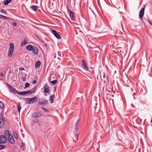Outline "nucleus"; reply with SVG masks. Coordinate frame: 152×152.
<instances>
[{"label":"nucleus","mask_w":152,"mask_h":152,"mask_svg":"<svg viewBox=\"0 0 152 152\" xmlns=\"http://www.w3.org/2000/svg\"><path fill=\"white\" fill-rule=\"evenodd\" d=\"M39 104L42 105H46L48 104V100H45L44 101L41 102H40V101H39Z\"/></svg>","instance_id":"nucleus-18"},{"label":"nucleus","mask_w":152,"mask_h":152,"mask_svg":"<svg viewBox=\"0 0 152 152\" xmlns=\"http://www.w3.org/2000/svg\"><path fill=\"white\" fill-rule=\"evenodd\" d=\"M8 140L12 144H14L15 143V140L12 135L10 136L7 138Z\"/></svg>","instance_id":"nucleus-13"},{"label":"nucleus","mask_w":152,"mask_h":152,"mask_svg":"<svg viewBox=\"0 0 152 152\" xmlns=\"http://www.w3.org/2000/svg\"><path fill=\"white\" fill-rule=\"evenodd\" d=\"M17 93L19 95L24 94V91H17Z\"/></svg>","instance_id":"nucleus-32"},{"label":"nucleus","mask_w":152,"mask_h":152,"mask_svg":"<svg viewBox=\"0 0 152 152\" xmlns=\"http://www.w3.org/2000/svg\"><path fill=\"white\" fill-rule=\"evenodd\" d=\"M22 80L23 81H25L26 80V77H23L22 78Z\"/></svg>","instance_id":"nucleus-40"},{"label":"nucleus","mask_w":152,"mask_h":152,"mask_svg":"<svg viewBox=\"0 0 152 152\" xmlns=\"http://www.w3.org/2000/svg\"><path fill=\"white\" fill-rule=\"evenodd\" d=\"M145 9V7L142 8L140 12L139 18L140 19L142 18L143 16L144 13Z\"/></svg>","instance_id":"nucleus-8"},{"label":"nucleus","mask_w":152,"mask_h":152,"mask_svg":"<svg viewBox=\"0 0 152 152\" xmlns=\"http://www.w3.org/2000/svg\"><path fill=\"white\" fill-rule=\"evenodd\" d=\"M25 147V143H23L21 147V148L22 149V150H24Z\"/></svg>","instance_id":"nucleus-26"},{"label":"nucleus","mask_w":152,"mask_h":152,"mask_svg":"<svg viewBox=\"0 0 152 152\" xmlns=\"http://www.w3.org/2000/svg\"><path fill=\"white\" fill-rule=\"evenodd\" d=\"M49 86H48L47 84L46 83L43 87V88H49Z\"/></svg>","instance_id":"nucleus-36"},{"label":"nucleus","mask_w":152,"mask_h":152,"mask_svg":"<svg viewBox=\"0 0 152 152\" xmlns=\"http://www.w3.org/2000/svg\"><path fill=\"white\" fill-rule=\"evenodd\" d=\"M82 66L84 70L87 71H89L88 69L87 66V64L86 61L84 60H82Z\"/></svg>","instance_id":"nucleus-7"},{"label":"nucleus","mask_w":152,"mask_h":152,"mask_svg":"<svg viewBox=\"0 0 152 152\" xmlns=\"http://www.w3.org/2000/svg\"><path fill=\"white\" fill-rule=\"evenodd\" d=\"M57 82V81L56 80H54L53 81H52L50 82V83L53 85L55 84Z\"/></svg>","instance_id":"nucleus-30"},{"label":"nucleus","mask_w":152,"mask_h":152,"mask_svg":"<svg viewBox=\"0 0 152 152\" xmlns=\"http://www.w3.org/2000/svg\"><path fill=\"white\" fill-rule=\"evenodd\" d=\"M0 107L1 108H4V107L3 103L1 101H0Z\"/></svg>","instance_id":"nucleus-28"},{"label":"nucleus","mask_w":152,"mask_h":152,"mask_svg":"<svg viewBox=\"0 0 152 152\" xmlns=\"http://www.w3.org/2000/svg\"><path fill=\"white\" fill-rule=\"evenodd\" d=\"M3 109V110L1 111V113H4V108H2Z\"/></svg>","instance_id":"nucleus-44"},{"label":"nucleus","mask_w":152,"mask_h":152,"mask_svg":"<svg viewBox=\"0 0 152 152\" xmlns=\"http://www.w3.org/2000/svg\"><path fill=\"white\" fill-rule=\"evenodd\" d=\"M0 12L2 13H3L4 14H6L7 13V12L6 10H5L4 9H1L0 11Z\"/></svg>","instance_id":"nucleus-25"},{"label":"nucleus","mask_w":152,"mask_h":152,"mask_svg":"<svg viewBox=\"0 0 152 152\" xmlns=\"http://www.w3.org/2000/svg\"><path fill=\"white\" fill-rule=\"evenodd\" d=\"M4 134L5 137L6 138V139L7 138L11 135L10 134L9 131L8 130H6L4 132Z\"/></svg>","instance_id":"nucleus-12"},{"label":"nucleus","mask_w":152,"mask_h":152,"mask_svg":"<svg viewBox=\"0 0 152 152\" xmlns=\"http://www.w3.org/2000/svg\"><path fill=\"white\" fill-rule=\"evenodd\" d=\"M73 141H75V139H73Z\"/></svg>","instance_id":"nucleus-47"},{"label":"nucleus","mask_w":152,"mask_h":152,"mask_svg":"<svg viewBox=\"0 0 152 152\" xmlns=\"http://www.w3.org/2000/svg\"><path fill=\"white\" fill-rule=\"evenodd\" d=\"M19 70L20 71H22V70H24V69L23 68V67H20L19 68Z\"/></svg>","instance_id":"nucleus-39"},{"label":"nucleus","mask_w":152,"mask_h":152,"mask_svg":"<svg viewBox=\"0 0 152 152\" xmlns=\"http://www.w3.org/2000/svg\"><path fill=\"white\" fill-rule=\"evenodd\" d=\"M44 90V91L45 93H48L49 92V88H43Z\"/></svg>","instance_id":"nucleus-27"},{"label":"nucleus","mask_w":152,"mask_h":152,"mask_svg":"<svg viewBox=\"0 0 152 152\" xmlns=\"http://www.w3.org/2000/svg\"><path fill=\"white\" fill-rule=\"evenodd\" d=\"M42 109L44 110L45 111V112L48 113L49 112V111L48 110H47V109H46V108H44V107H42Z\"/></svg>","instance_id":"nucleus-37"},{"label":"nucleus","mask_w":152,"mask_h":152,"mask_svg":"<svg viewBox=\"0 0 152 152\" xmlns=\"http://www.w3.org/2000/svg\"><path fill=\"white\" fill-rule=\"evenodd\" d=\"M119 148H118V150H119L120 151H122L124 148V147L123 145H119Z\"/></svg>","instance_id":"nucleus-24"},{"label":"nucleus","mask_w":152,"mask_h":152,"mask_svg":"<svg viewBox=\"0 0 152 152\" xmlns=\"http://www.w3.org/2000/svg\"><path fill=\"white\" fill-rule=\"evenodd\" d=\"M28 91H24V94H25V95L28 94Z\"/></svg>","instance_id":"nucleus-41"},{"label":"nucleus","mask_w":152,"mask_h":152,"mask_svg":"<svg viewBox=\"0 0 152 152\" xmlns=\"http://www.w3.org/2000/svg\"><path fill=\"white\" fill-rule=\"evenodd\" d=\"M12 0H6L4 1V4L5 5H7L10 3Z\"/></svg>","instance_id":"nucleus-21"},{"label":"nucleus","mask_w":152,"mask_h":152,"mask_svg":"<svg viewBox=\"0 0 152 152\" xmlns=\"http://www.w3.org/2000/svg\"><path fill=\"white\" fill-rule=\"evenodd\" d=\"M54 95H52L50 96V103H52L53 101V98L54 97Z\"/></svg>","instance_id":"nucleus-22"},{"label":"nucleus","mask_w":152,"mask_h":152,"mask_svg":"<svg viewBox=\"0 0 152 152\" xmlns=\"http://www.w3.org/2000/svg\"><path fill=\"white\" fill-rule=\"evenodd\" d=\"M0 115L1 118H0V128H2L3 127L4 124V120L3 119L4 113H1Z\"/></svg>","instance_id":"nucleus-4"},{"label":"nucleus","mask_w":152,"mask_h":152,"mask_svg":"<svg viewBox=\"0 0 152 152\" xmlns=\"http://www.w3.org/2000/svg\"><path fill=\"white\" fill-rule=\"evenodd\" d=\"M146 20L148 21V22L152 26V23L149 20Z\"/></svg>","instance_id":"nucleus-38"},{"label":"nucleus","mask_w":152,"mask_h":152,"mask_svg":"<svg viewBox=\"0 0 152 152\" xmlns=\"http://www.w3.org/2000/svg\"><path fill=\"white\" fill-rule=\"evenodd\" d=\"M52 32L54 35V36L58 39H61V37L60 35L56 32V31L54 30L52 31Z\"/></svg>","instance_id":"nucleus-10"},{"label":"nucleus","mask_w":152,"mask_h":152,"mask_svg":"<svg viewBox=\"0 0 152 152\" xmlns=\"http://www.w3.org/2000/svg\"><path fill=\"white\" fill-rule=\"evenodd\" d=\"M26 102L28 104H33L36 103L38 101V99L37 97H34L32 98H26L25 99Z\"/></svg>","instance_id":"nucleus-1"},{"label":"nucleus","mask_w":152,"mask_h":152,"mask_svg":"<svg viewBox=\"0 0 152 152\" xmlns=\"http://www.w3.org/2000/svg\"><path fill=\"white\" fill-rule=\"evenodd\" d=\"M79 120H78L76 122L75 125V129L74 131V135L75 137V139L77 140L79 134L77 131L79 127Z\"/></svg>","instance_id":"nucleus-2"},{"label":"nucleus","mask_w":152,"mask_h":152,"mask_svg":"<svg viewBox=\"0 0 152 152\" xmlns=\"http://www.w3.org/2000/svg\"><path fill=\"white\" fill-rule=\"evenodd\" d=\"M41 65V62L39 61H38L35 64V68H38Z\"/></svg>","instance_id":"nucleus-19"},{"label":"nucleus","mask_w":152,"mask_h":152,"mask_svg":"<svg viewBox=\"0 0 152 152\" xmlns=\"http://www.w3.org/2000/svg\"><path fill=\"white\" fill-rule=\"evenodd\" d=\"M43 44H44V45L45 46H47V44H46L45 43H43Z\"/></svg>","instance_id":"nucleus-45"},{"label":"nucleus","mask_w":152,"mask_h":152,"mask_svg":"<svg viewBox=\"0 0 152 152\" xmlns=\"http://www.w3.org/2000/svg\"><path fill=\"white\" fill-rule=\"evenodd\" d=\"M0 17H1L2 18H4V19H8L9 18L5 16H4V15H2L1 14H0Z\"/></svg>","instance_id":"nucleus-35"},{"label":"nucleus","mask_w":152,"mask_h":152,"mask_svg":"<svg viewBox=\"0 0 152 152\" xmlns=\"http://www.w3.org/2000/svg\"><path fill=\"white\" fill-rule=\"evenodd\" d=\"M70 12V16L71 19L72 20H74V15L73 12H72L71 10H69Z\"/></svg>","instance_id":"nucleus-17"},{"label":"nucleus","mask_w":152,"mask_h":152,"mask_svg":"<svg viewBox=\"0 0 152 152\" xmlns=\"http://www.w3.org/2000/svg\"><path fill=\"white\" fill-rule=\"evenodd\" d=\"M10 48L8 52V56L9 57H11L13 53L14 48V45L12 43H10Z\"/></svg>","instance_id":"nucleus-3"},{"label":"nucleus","mask_w":152,"mask_h":152,"mask_svg":"<svg viewBox=\"0 0 152 152\" xmlns=\"http://www.w3.org/2000/svg\"><path fill=\"white\" fill-rule=\"evenodd\" d=\"M6 147V145L0 144V150H1Z\"/></svg>","instance_id":"nucleus-31"},{"label":"nucleus","mask_w":152,"mask_h":152,"mask_svg":"<svg viewBox=\"0 0 152 152\" xmlns=\"http://www.w3.org/2000/svg\"><path fill=\"white\" fill-rule=\"evenodd\" d=\"M6 85L7 86L10 90V92L14 93H17V91L16 89L12 86L11 85L8 83H7Z\"/></svg>","instance_id":"nucleus-6"},{"label":"nucleus","mask_w":152,"mask_h":152,"mask_svg":"<svg viewBox=\"0 0 152 152\" xmlns=\"http://www.w3.org/2000/svg\"><path fill=\"white\" fill-rule=\"evenodd\" d=\"M109 90H108L107 88H106V89L107 91V95L109 94H110V92L111 90V88H110L109 89Z\"/></svg>","instance_id":"nucleus-34"},{"label":"nucleus","mask_w":152,"mask_h":152,"mask_svg":"<svg viewBox=\"0 0 152 152\" xmlns=\"http://www.w3.org/2000/svg\"><path fill=\"white\" fill-rule=\"evenodd\" d=\"M43 116V114L39 112H35L32 114V117L36 118H39Z\"/></svg>","instance_id":"nucleus-5"},{"label":"nucleus","mask_w":152,"mask_h":152,"mask_svg":"<svg viewBox=\"0 0 152 152\" xmlns=\"http://www.w3.org/2000/svg\"><path fill=\"white\" fill-rule=\"evenodd\" d=\"M17 108L18 113H20V110L21 109V106L19 102L18 103Z\"/></svg>","instance_id":"nucleus-20"},{"label":"nucleus","mask_w":152,"mask_h":152,"mask_svg":"<svg viewBox=\"0 0 152 152\" xmlns=\"http://www.w3.org/2000/svg\"><path fill=\"white\" fill-rule=\"evenodd\" d=\"M30 84L28 83H26L25 85V88H28L30 86Z\"/></svg>","instance_id":"nucleus-33"},{"label":"nucleus","mask_w":152,"mask_h":152,"mask_svg":"<svg viewBox=\"0 0 152 152\" xmlns=\"http://www.w3.org/2000/svg\"><path fill=\"white\" fill-rule=\"evenodd\" d=\"M38 7L36 5H32L30 7V8L33 10L36 11Z\"/></svg>","instance_id":"nucleus-15"},{"label":"nucleus","mask_w":152,"mask_h":152,"mask_svg":"<svg viewBox=\"0 0 152 152\" xmlns=\"http://www.w3.org/2000/svg\"><path fill=\"white\" fill-rule=\"evenodd\" d=\"M34 46H33L31 45H29L27 46L26 48V49L28 50L31 51Z\"/></svg>","instance_id":"nucleus-16"},{"label":"nucleus","mask_w":152,"mask_h":152,"mask_svg":"<svg viewBox=\"0 0 152 152\" xmlns=\"http://www.w3.org/2000/svg\"><path fill=\"white\" fill-rule=\"evenodd\" d=\"M36 89V88H34L33 91H28V94L29 95L32 94L34 92H35Z\"/></svg>","instance_id":"nucleus-29"},{"label":"nucleus","mask_w":152,"mask_h":152,"mask_svg":"<svg viewBox=\"0 0 152 152\" xmlns=\"http://www.w3.org/2000/svg\"><path fill=\"white\" fill-rule=\"evenodd\" d=\"M33 52V53L35 55H37L38 53V48L35 46L33 49L31 50Z\"/></svg>","instance_id":"nucleus-11"},{"label":"nucleus","mask_w":152,"mask_h":152,"mask_svg":"<svg viewBox=\"0 0 152 152\" xmlns=\"http://www.w3.org/2000/svg\"><path fill=\"white\" fill-rule=\"evenodd\" d=\"M37 83V81L36 80H34L32 82V83L34 84H35Z\"/></svg>","instance_id":"nucleus-42"},{"label":"nucleus","mask_w":152,"mask_h":152,"mask_svg":"<svg viewBox=\"0 0 152 152\" xmlns=\"http://www.w3.org/2000/svg\"><path fill=\"white\" fill-rule=\"evenodd\" d=\"M1 75L3 76V74H1Z\"/></svg>","instance_id":"nucleus-48"},{"label":"nucleus","mask_w":152,"mask_h":152,"mask_svg":"<svg viewBox=\"0 0 152 152\" xmlns=\"http://www.w3.org/2000/svg\"><path fill=\"white\" fill-rule=\"evenodd\" d=\"M13 134L15 138V139H17L18 138V136L17 133L15 132L14 131L13 132Z\"/></svg>","instance_id":"nucleus-23"},{"label":"nucleus","mask_w":152,"mask_h":152,"mask_svg":"<svg viewBox=\"0 0 152 152\" xmlns=\"http://www.w3.org/2000/svg\"><path fill=\"white\" fill-rule=\"evenodd\" d=\"M6 141V139L4 135L0 136V143H5Z\"/></svg>","instance_id":"nucleus-9"},{"label":"nucleus","mask_w":152,"mask_h":152,"mask_svg":"<svg viewBox=\"0 0 152 152\" xmlns=\"http://www.w3.org/2000/svg\"><path fill=\"white\" fill-rule=\"evenodd\" d=\"M13 25L14 26H17V23L15 22H14L13 23Z\"/></svg>","instance_id":"nucleus-43"},{"label":"nucleus","mask_w":152,"mask_h":152,"mask_svg":"<svg viewBox=\"0 0 152 152\" xmlns=\"http://www.w3.org/2000/svg\"><path fill=\"white\" fill-rule=\"evenodd\" d=\"M151 123H152V119L151 120Z\"/></svg>","instance_id":"nucleus-46"},{"label":"nucleus","mask_w":152,"mask_h":152,"mask_svg":"<svg viewBox=\"0 0 152 152\" xmlns=\"http://www.w3.org/2000/svg\"><path fill=\"white\" fill-rule=\"evenodd\" d=\"M27 43V39L24 38L23 40L21 42L20 45L21 47L23 46Z\"/></svg>","instance_id":"nucleus-14"}]
</instances>
